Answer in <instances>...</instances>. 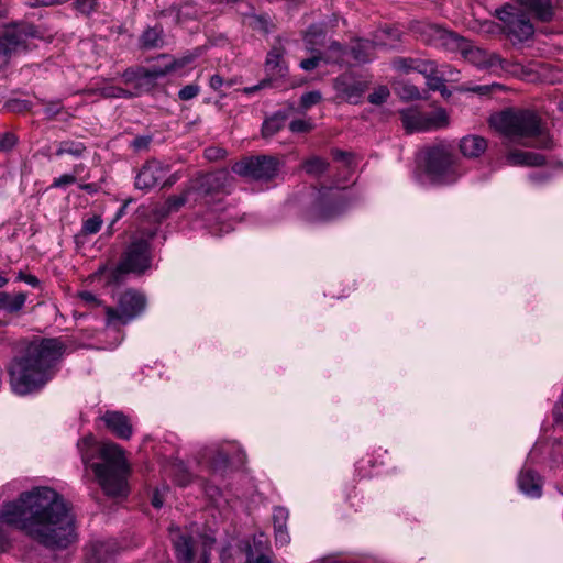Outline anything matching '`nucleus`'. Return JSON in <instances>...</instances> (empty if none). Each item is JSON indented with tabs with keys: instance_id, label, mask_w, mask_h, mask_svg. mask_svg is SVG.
Listing matches in <instances>:
<instances>
[{
	"instance_id": "1",
	"label": "nucleus",
	"mask_w": 563,
	"mask_h": 563,
	"mask_svg": "<svg viewBox=\"0 0 563 563\" xmlns=\"http://www.w3.org/2000/svg\"><path fill=\"white\" fill-rule=\"evenodd\" d=\"M18 482L0 486V553L13 545L11 529L48 550H66L78 541L70 504L55 488L33 486L18 494Z\"/></svg>"
},
{
	"instance_id": "2",
	"label": "nucleus",
	"mask_w": 563,
	"mask_h": 563,
	"mask_svg": "<svg viewBox=\"0 0 563 563\" xmlns=\"http://www.w3.org/2000/svg\"><path fill=\"white\" fill-rule=\"evenodd\" d=\"M66 351L59 339H38L30 342L24 353L10 367L12 390L20 396L37 393L55 376Z\"/></svg>"
},
{
	"instance_id": "3",
	"label": "nucleus",
	"mask_w": 563,
	"mask_h": 563,
	"mask_svg": "<svg viewBox=\"0 0 563 563\" xmlns=\"http://www.w3.org/2000/svg\"><path fill=\"white\" fill-rule=\"evenodd\" d=\"M81 461L86 468H91L108 496H124L128 492V465L121 448L112 442L101 446L88 434L77 442Z\"/></svg>"
},
{
	"instance_id": "4",
	"label": "nucleus",
	"mask_w": 563,
	"mask_h": 563,
	"mask_svg": "<svg viewBox=\"0 0 563 563\" xmlns=\"http://www.w3.org/2000/svg\"><path fill=\"white\" fill-rule=\"evenodd\" d=\"M154 232L142 233L133 236L130 245L124 252L120 263L115 266H101L95 272L90 279L103 283L104 286L118 285L124 280L129 273L141 274L151 266L150 241Z\"/></svg>"
},
{
	"instance_id": "5",
	"label": "nucleus",
	"mask_w": 563,
	"mask_h": 563,
	"mask_svg": "<svg viewBox=\"0 0 563 563\" xmlns=\"http://www.w3.org/2000/svg\"><path fill=\"white\" fill-rule=\"evenodd\" d=\"M421 161L423 174L432 184L450 185L465 174L451 145L445 143L427 147L421 154Z\"/></svg>"
},
{
	"instance_id": "6",
	"label": "nucleus",
	"mask_w": 563,
	"mask_h": 563,
	"mask_svg": "<svg viewBox=\"0 0 563 563\" xmlns=\"http://www.w3.org/2000/svg\"><path fill=\"white\" fill-rule=\"evenodd\" d=\"M499 129L508 136L530 139L531 146L548 148L551 146V139L545 133L540 119L531 111L507 110L499 114Z\"/></svg>"
},
{
	"instance_id": "7",
	"label": "nucleus",
	"mask_w": 563,
	"mask_h": 563,
	"mask_svg": "<svg viewBox=\"0 0 563 563\" xmlns=\"http://www.w3.org/2000/svg\"><path fill=\"white\" fill-rule=\"evenodd\" d=\"M423 29L426 34L423 40L429 44L444 45L451 49L457 48L461 51L465 60L479 69L487 68L492 65V55L487 51L471 45L463 37L437 25H424Z\"/></svg>"
},
{
	"instance_id": "8",
	"label": "nucleus",
	"mask_w": 563,
	"mask_h": 563,
	"mask_svg": "<svg viewBox=\"0 0 563 563\" xmlns=\"http://www.w3.org/2000/svg\"><path fill=\"white\" fill-rule=\"evenodd\" d=\"M145 306L146 299L142 294L133 289L121 292L114 307H106V327L119 329L129 324L142 314Z\"/></svg>"
},
{
	"instance_id": "9",
	"label": "nucleus",
	"mask_w": 563,
	"mask_h": 563,
	"mask_svg": "<svg viewBox=\"0 0 563 563\" xmlns=\"http://www.w3.org/2000/svg\"><path fill=\"white\" fill-rule=\"evenodd\" d=\"M400 119L408 133L428 132L446 128L449 114L443 108H437L431 112H424L416 107L400 110Z\"/></svg>"
},
{
	"instance_id": "10",
	"label": "nucleus",
	"mask_w": 563,
	"mask_h": 563,
	"mask_svg": "<svg viewBox=\"0 0 563 563\" xmlns=\"http://www.w3.org/2000/svg\"><path fill=\"white\" fill-rule=\"evenodd\" d=\"M34 37L31 26L13 25L5 27L0 35V67L5 65L9 58L29 48V41Z\"/></svg>"
},
{
	"instance_id": "11",
	"label": "nucleus",
	"mask_w": 563,
	"mask_h": 563,
	"mask_svg": "<svg viewBox=\"0 0 563 563\" xmlns=\"http://www.w3.org/2000/svg\"><path fill=\"white\" fill-rule=\"evenodd\" d=\"M167 173L168 166L162 162L156 159L147 161L135 176V187L143 191H150L159 185L169 187L179 179V175L175 173L163 181Z\"/></svg>"
},
{
	"instance_id": "12",
	"label": "nucleus",
	"mask_w": 563,
	"mask_h": 563,
	"mask_svg": "<svg viewBox=\"0 0 563 563\" xmlns=\"http://www.w3.org/2000/svg\"><path fill=\"white\" fill-rule=\"evenodd\" d=\"M232 170L254 180H269L278 173V162L274 157H250L235 163Z\"/></svg>"
},
{
	"instance_id": "13",
	"label": "nucleus",
	"mask_w": 563,
	"mask_h": 563,
	"mask_svg": "<svg viewBox=\"0 0 563 563\" xmlns=\"http://www.w3.org/2000/svg\"><path fill=\"white\" fill-rule=\"evenodd\" d=\"M230 173L225 169L217 170L195 178L190 183V187L195 194L194 200H203L209 205V197L225 191L230 185Z\"/></svg>"
},
{
	"instance_id": "14",
	"label": "nucleus",
	"mask_w": 563,
	"mask_h": 563,
	"mask_svg": "<svg viewBox=\"0 0 563 563\" xmlns=\"http://www.w3.org/2000/svg\"><path fill=\"white\" fill-rule=\"evenodd\" d=\"M336 97L352 104L362 101L364 92L368 88V82L354 74H343L334 80Z\"/></svg>"
},
{
	"instance_id": "15",
	"label": "nucleus",
	"mask_w": 563,
	"mask_h": 563,
	"mask_svg": "<svg viewBox=\"0 0 563 563\" xmlns=\"http://www.w3.org/2000/svg\"><path fill=\"white\" fill-rule=\"evenodd\" d=\"M495 14L506 23L509 35L519 42L527 41L533 35L534 27L523 13L518 11L510 12L505 8L500 11H496Z\"/></svg>"
},
{
	"instance_id": "16",
	"label": "nucleus",
	"mask_w": 563,
	"mask_h": 563,
	"mask_svg": "<svg viewBox=\"0 0 563 563\" xmlns=\"http://www.w3.org/2000/svg\"><path fill=\"white\" fill-rule=\"evenodd\" d=\"M119 544L115 539H93L85 547L87 563H108L119 553Z\"/></svg>"
},
{
	"instance_id": "17",
	"label": "nucleus",
	"mask_w": 563,
	"mask_h": 563,
	"mask_svg": "<svg viewBox=\"0 0 563 563\" xmlns=\"http://www.w3.org/2000/svg\"><path fill=\"white\" fill-rule=\"evenodd\" d=\"M169 537L179 563H191L194 536L187 529L181 530L179 527H170Z\"/></svg>"
},
{
	"instance_id": "18",
	"label": "nucleus",
	"mask_w": 563,
	"mask_h": 563,
	"mask_svg": "<svg viewBox=\"0 0 563 563\" xmlns=\"http://www.w3.org/2000/svg\"><path fill=\"white\" fill-rule=\"evenodd\" d=\"M323 37H324V33H323L322 27H320L318 25H312L308 29V31L305 35V42H306L307 49L310 51L311 53L317 52V54H313L310 58L301 60L300 67L303 70H307V71L313 70L316 67H318L320 62H322V60L324 62V56L313 47L314 44L321 43Z\"/></svg>"
},
{
	"instance_id": "19",
	"label": "nucleus",
	"mask_w": 563,
	"mask_h": 563,
	"mask_svg": "<svg viewBox=\"0 0 563 563\" xmlns=\"http://www.w3.org/2000/svg\"><path fill=\"white\" fill-rule=\"evenodd\" d=\"M107 428L118 438L128 440L132 435V426L126 416L119 411H107L102 416Z\"/></svg>"
},
{
	"instance_id": "20",
	"label": "nucleus",
	"mask_w": 563,
	"mask_h": 563,
	"mask_svg": "<svg viewBox=\"0 0 563 563\" xmlns=\"http://www.w3.org/2000/svg\"><path fill=\"white\" fill-rule=\"evenodd\" d=\"M387 33L383 31L380 35H376V41L357 40L351 47V54L357 63L369 62L374 56L377 46H387L388 44L382 38Z\"/></svg>"
},
{
	"instance_id": "21",
	"label": "nucleus",
	"mask_w": 563,
	"mask_h": 563,
	"mask_svg": "<svg viewBox=\"0 0 563 563\" xmlns=\"http://www.w3.org/2000/svg\"><path fill=\"white\" fill-rule=\"evenodd\" d=\"M519 489L531 498H538L542 494V481L531 468L523 467L518 476Z\"/></svg>"
},
{
	"instance_id": "22",
	"label": "nucleus",
	"mask_w": 563,
	"mask_h": 563,
	"mask_svg": "<svg viewBox=\"0 0 563 563\" xmlns=\"http://www.w3.org/2000/svg\"><path fill=\"white\" fill-rule=\"evenodd\" d=\"M520 5L532 13L538 20L549 22L553 18L551 0H518Z\"/></svg>"
},
{
	"instance_id": "23",
	"label": "nucleus",
	"mask_w": 563,
	"mask_h": 563,
	"mask_svg": "<svg viewBox=\"0 0 563 563\" xmlns=\"http://www.w3.org/2000/svg\"><path fill=\"white\" fill-rule=\"evenodd\" d=\"M460 152L464 157L475 158L487 148V141L478 135H466L460 140Z\"/></svg>"
},
{
	"instance_id": "24",
	"label": "nucleus",
	"mask_w": 563,
	"mask_h": 563,
	"mask_svg": "<svg viewBox=\"0 0 563 563\" xmlns=\"http://www.w3.org/2000/svg\"><path fill=\"white\" fill-rule=\"evenodd\" d=\"M26 295L24 292L0 291V312L16 313L24 307Z\"/></svg>"
},
{
	"instance_id": "25",
	"label": "nucleus",
	"mask_w": 563,
	"mask_h": 563,
	"mask_svg": "<svg viewBox=\"0 0 563 563\" xmlns=\"http://www.w3.org/2000/svg\"><path fill=\"white\" fill-rule=\"evenodd\" d=\"M393 67L396 70L402 73H430L432 69V60H420V59H411V58H396L393 60Z\"/></svg>"
},
{
	"instance_id": "26",
	"label": "nucleus",
	"mask_w": 563,
	"mask_h": 563,
	"mask_svg": "<svg viewBox=\"0 0 563 563\" xmlns=\"http://www.w3.org/2000/svg\"><path fill=\"white\" fill-rule=\"evenodd\" d=\"M506 159L510 165L540 166L544 163L543 155L522 151L509 153Z\"/></svg>"
},
{
	"instance_id": "27",
	"label": "nucleus",
	"mask_w": 563,
	"mask_h": 563,
	"mask_svg": "<svg viewBox=\"0 0 563 563\" xmlns=\"http://www.w3.org/2000/svg\"><path fill=\"white\" fill-rule=\"evenodd\" d=\"M267 75L272 77H282L286 73V67L283 64V52L280 48H273L268 54L265 63Z\"/></svg>"
},
{
	"instance_id": "28",
	"label": "nucleus",
	"mask_w": 563,
	"mask_h": 563,
	"mask_svg": "<svg viewBox=\"0 0 563 563\" xmlns=\"http://www.w3.org/2000/svg\"><path fill=\"white\" fill-rule=\"evenodd\" d=\"M449 66H442L441 69L432 62V69L428 73H421L427 78V85L431 90H442L444 86V77L453 74Z\"/></svg>"
},
{
	"instance_id": "29",
	"label": "nucleus",
	"mask_w": 563,
	"mask_h": 563,
	"mask_svg": "<svg viewBox=\"0 0 563 563\" xmlns=\"http://www.w3.org/2000/svg\"><path fill=\"white\" fill-rule=\"evenodd\" d=\"M286 122V115L282 112H276L267 118L262 125L263 137H272L280 131Z\"/></svg>"
},
{
	"instance_id": "30",
	"label": "nucleus",
	"mask_w": 563,
	"mask_h": 563,
	"mask_svg": "<svg viewBox=\"0 0 563 563\" xmlns=\"http://www.w3.org/2000/svg\"><path fill=\"white\" fill-rule=\"evenodd\" d=\"M86 151V146L82 142L66 140L57 144L56 155H70L73 157H80Z\"/></svg>"
},
{
	"instance_id": "31",
	"label": "nucleus",
	"mask_w": 563,
	"mask_h": 563,
	"mask_svg": "<svg viewBox=\"0 0 563 563\" xmlns=\"http://www.w3.org/2000/svg\"><path fill=\"white\" fill-rule=\"evenodd\" d=\"M191 196H195L191 187L189 186L183 194L178 196H170L165 205L167 212H175L179 210L185 203H187Z\"/></svg>"
},
{
	"instance_id": "32",
	"label": "nucleus",
	"mask_w": 563,
	"mask_h": 563,
	"mask_svg": "<svg viewBox=\"0 0 563 563\" xmlns=\"http://www.w3.org/2000/svg\"><path fill=\"white\" fill-rule=\"evenodd\" d=\"M194 59L192 56H185L183 57L180 60H174L173 63L166 65L164 68H159V67H153L150 71H148V77L151 78H159V77H163L165 76L166 74L175 70L176 68L180 67V66H184L188 63H190L191 60Z\"/></svg>"
},
{
	"instance_id": "33",
	"label": "nucleus",
	"mask_w": 563,
	"mask_h": 563,
	"mask_svg": "<svg viewBox=\"0 0 563 563\" xmlns=\"http://www.w3.org/2000/svg\"><path fill=\"white\" fill-rule=\"evenodd\" d=\"M169 472L179 486H187L191 482V475L183 462L174 463Z\"/></svg>"
},
{
	"instance_id": "34",
	"label": "nucleus",
	"mask_w": 563,
	"mask_h": 563,
	"mask_svg": "<svg viewBox=\"0 0 563 563\" xmlns=\"http://www.w3.org/2000/svg\"><path fill=\"white\" fill-rule=\"evenodd\" d=\"M325 64H342L344 63L345 49L338 42H332L327 52L322 54Z\"/></svg>"
},
{
	"instance_id": "35",
	"label": "nucleus",
	"mask_w": 563,
	"mask_h": 563,
	"mask_svg": "<svg viewBox=\"0 0 563 563\" xmlns=\"http://www.w3.org/2000/svg\"><path fill=\"white\" fill-rule=\"evenodd\" d=\"M141 43L145 48L159 46L162 43V30L157 27L147 29L141 36Z\"/></svg>"
},
{
	"instance_id": "36",
	"label": "nucleus",
	"mask_w": 563,
	"mask_h": 563,
	"mask_svg": "<svg viewBox=\"0 0 563 563\" xmlns=\"http://www.w3.org/2000/svg\"><path fill=\"white\" fill-rule=\"evenodd\" d=\"M99 91L103 98H133L135 96V93L113 85L104 86Z\"/></svg>"
},
{
	"instance_id": "37",
	"label": "nucleus",
	"mask_w": 563,
	"mask_h": 563,
	"mask_svg": "<svg viewBox=\"0 0 563 563\" xmlns=\"http://www.w3.org/2000/svg\"><path fill=\"white\" fill-rule=\"evenodd\" d=\"M303 169L310 175H320L327 169V163L320 157H311L303 163Z\"/></svg>"
},
{
	"instance_id": "38",
	"label": "nucleus",
	"mask_w": 563,
	"mask_h": 563,
	"mask_svg": "<svg viewBox=\"0 0 563 563\" xmlns=\"http://www.w3.org/2000/svg\"><path fill=\"white\" fill-rule=\"evenodd\" d=\"M288 517H289L288 509H286L284 507H280V506L279 507H275L274 510H273L274 530L282 529V528H287Z\"/></svg>"
},
{
	"instance_id": "39",
	"label": "nucleus",
	"mask_w": 563,
	"mask_h": 563,
	"mask_svg": "<svg viewBox=\"0 0 563 563\" xmlns=\"http://www.w3.org/2000/svg\"><path fill=\"white\" fill-rule=\"evenodd\" d=\"M322 100V95L318 90L306 92L300 98V106L302 109L307 110L312 106L319 103Z\"/></svg>"
},
{
	"instance_id": "40",
	"label": "nucleus",
	"mask_w": 563,
	"mask_h": 563,
	"mask_svg": "<svg viewBox=\"0 0 563 563\" xmlns=\"http://www.w3.org/2000/svg\"><path fill=\"white\" fill-rule=\"evenodd\" d=\"M389 95H390L389 89L386 86H379L368 96V101L372 104L379 106V104H383L384 102H386Z\"/></svg>"
},
{
	"instance_id": "41",
	"label": "nucleus",
	"mask_w": 563,
	"mask_h": 563,
	"mask_svg": "<svg viewBox=\"0 0 563 563\" xmlns=\"http://www.w3.org/2000/svg\"><path fill=\"white\" fill-rule=\"evenodd\" d=\"M101 225H102L101 217L93 216L84 222L82 232L85 234H95L101 229Z\"/></svg>"
},
{
	"instance_id": "42",
	"label": "nucleus",
	"mask_w": 563,
	"mask_h": 563,
	"mask_svg": "<svg viewBox=\"0 0 563 563\" xmlns=\"http://www.w3.org/2000/svg\"><path fill=\"white\" fill-rule=\"evenodd\" d=\"M200 91V87L196 84H190L185 87H183L179 92L178 97L180 100L187 101L194 99Z\"/></svg>"
},
{
	"instance_id": "43",
	"label": "nucleus",
	"mask_w": 563,
	"mask_h": 563,
	"mask_svg": "<svg viewBox=\"0 0 563 563\" xmlns=\"http://www.w3.org/2000/svg\"><path fill=\"white\" fill-rule=\"evenodd\" d=\"M76 183V176L74 174H64L55 178L51 185L52 188H64L68 185Z\"/></svg>"
},
{
	"instance_id": "44",
	"label": "nucleus",
	"mask_w": 563,
	"mask_h": 563,
	"mask_svg": "<svg viewBox=\"0 0 563 563\" xmlns=\"http://www.w3.org/2000/svg\"><path fill=\"white\" fill-rule=\"evenodd\" d=\"M289 128L295 133H302L310 131L313 128V125L310 121L297 119L291 121Z\"/></svg>"
},
{
	"instance_id": "45",
	"label": "nucleus",
	"mask_w": 563,
	"mask_h": 563,
	"mask_svg": "<svg viewBox=\"0 0 563 563\" xmlns=\"http://www.w3.org/2000/svg\"><path fill=\"white\" fill-rule=\"evenodd\" d=\"M97 4V0H76L75 8L82 14H90Z\"/></svg>"
},
{
	"instance_id": "46",
	"label": "nucleus",
	"mask_w": 563,
	"mask_h": 563,
	"mask_svg": "<svg viewBox=\"0 0 563 563\" xmlns=\"http://www.w3.org/2000/svg\"><path fill=\"white\" fill-rule=\"evenodd\" d=\"M151 142L152 137L150 135H141L132 141L131 146L134 148V151H144L148 148Z\"/></svg>"
},
{
	"instance_id": "47",
	"label": "nucleus",
	"mask_w": 563,
	"mask_h": 563,
	"mask_svg": "<svg viewBox=\"0 0 563 563\" xmlns=\"http://www.w3.org/2000/svg\"><path fill=\"white\" fill-rule=\"evenodd\" d=\"M274 532L276 545L284 547L290 542V536L287 528L276 529Z\"/></svg>"
},
{
	"instance_id": "48",
	"label": "nucleus",
	"mask_w": 563,
	"mask_h": 563,
	"mask_svg": "<svg viewBox=\"0 0 563 563\" xmlns=\"http://www.w3.org/2000/svg\"><path fill=\"white\" fill-rule=\"evenodd\" d=\"M399 95L401 98L405 99H419L420 98V91L417 87L411 85H405L399 91Z\"/></svg>"
},
{
	"instance_id": "49",
	"label": "nucleus",
	"mask_w": 563,
	"mask_h": 563,
	"mask_svg": "<svg viewBox=\"0 0 563 563\" xmlns=\"http://www.w3.org/2000/svg\"><path fill=\"white\" fill-rule=\"evenodd\" d=\"M78 298H80L88 307L99 306V299L90 291L84 290L78 292Z\"/></svg>"
},
{
	"instance_id": "50",
	"label": "nucleus",
	"mask_w": 563,
	"mask_h": 563,
	"mask_svg": "<svg viewBox=\"0 0 563 563\" xmlns=\"http://www.w3.org/2000/svg\"><path fill=\"white\" fill-rule=\"evenodd\" d=\"M16 143V137L12 133L0 134V148L9 150Z\"/></svg>"
},
{
	"instance_id": "51",
	"label": "nucleus",
	"mask_w": 563,
	"mask_h": 563,
	"mask_svg": "<svg viewBox=\"0 0 563 563\" xmlns=\"http://www.w3.org/2000/svg\"><path fill=\"white\" fill-rule=\"evenodd\" d=\"M64 3V0H29L27 4L32 8L51 7Z\"/></svg>"
},
{
	"instance_id": "52",
	"label": "nucleus",
	"mask_w": 563,
	"mask_h": 563,
	"mask_svg": "<svg viewBox=\"0 0 563 563\" xmlns=\"http://www.w3.org/2000/svg\"><path fill=\"white\" fill-rule=\"evenodd\" d=\"M490 89H492V86H489V85L466 86V87L461 88L462 91L474 92V93H478V95H487L490 92Z\"/></svg>"
},
{
	"instance_id": "53",
	"label": "nucleus",
	"mask_w": 563,
	"mask_h": 563,
	"mask_svg": "<svg viewBox=\"0 0 563 563\" xmlns=\"http://www.w3.org/2000/svg\"><path fill=\"white\" fill-rule=\"evenodd\" d=\"M168 490L167 487H163L162 489H157L152 498V505L155 508H161L164 504V494Z\"/></svg>"
},
{
	"instance_id": "54",
	"label": "nucleus",
	"mask_w": 563,
	"mask_h": 563,
	"mask_svg": "<svg viewBox=\"0 0 563 563\" xmlns=\"http://www.w3.org/2000/svg\"><path fill=\"white\" fill-rule=\"evenodd\" d=\"M205 492L207 494V496L213 500V503L219 506V500H218V497L221 495V492L220 489L217 487V486H212V485H207L205 487Z\"/></svg>"
},
{
	"instance_id": "55",
	"label": "nucleus",
	"mask_w": 563,
	"mask_h": 563,
	"mask_svg": "<svg viewBox=\"0 0 563 563\" xmlns=\"http://www.w3.org/2000/svg\"><path fill=\"white\" fill-rule=\"evenodd\" d=\"M60 104L59 103H52L45 107L44 113L48 119H53L60 112Z\"/></svg>"
},
{
	"instance_id": "56",
	"label": "nucleus",
	"mask_w": 563,
	"mask_h": 563,
	"mask_svg": "<svg viewBox=\"0 0 563 563\" xmlns=\"http://www.w3.org/2000/svg\"><path fill=\"white\" fill-rule=\"evenodd\" d=\"M338 213H339V211L336 210V208H333V209H331L329 211L320 210L319 213L317 214V219L321 220V221L331 220Z\"/></svg>"
},
{
	"instance_id": "57",
	"label": "nucleus",
	"mask_w": 563,
	"mask_h": 563,
	"mask_svg": "<svg viewBox=\"0 0 563 563\" xmlns=\"http://www.w3.org/2000/svg\"><path fill=\"white\" fill-rule=\"evenodd\" d=\"M224 84L223 78L220 75H213L210 78L209 85L213 90H219Z\"/></svg>"
},
{
	"instance_id": "58",
	"label": "nucleus",
	"mask_w": 563,
	"mask_h": 563,
	"mask_svg": "<svg viewBox=\"0 0 563 563\" xmlns=\"http://www.w3.org/2000/svg\"><path fill=\"white\" fill-rule=\"evenodd\" d=\"M268 85H269V80L264 79L258 85L251 86V87H245L244 88V92L246 95H252V93L256 92L257 90L267 87Z\"/></svg>"
},
{
	"instance_id": "59",
	"label": "nucleus",
	"mask_w": 563,
	"mask_h": 563,
	"mask_svg": "<svg viewBox=\"0 0 563 563\" xmlns=\"http://www.w3.org/2000/svg\"><path fill=\"white\" fill-rule=\"evenodd\" d=\"M18 278L33 287L38 285V279L33 275H24L22 272H20Z\"/></svg>"
},
{
	"instance_id": "60",
	"label": "nucleus",
	"mask_w": 563,
	"mask_h": 563,
	"mask_svg": "<svg viewBox=\"0 0 563 563\" xmlns=\"http://www.w3.org/2000/svg\"><path fill=\"white\" fill-rule=\"evenodd\" d=\"M245 563H272V561L265 555H258L257 558H253L252 554L250 553L247 555Z\"/></svg>"
},
{
	"instance_id": "61",
	"label": "nucleus",
	"mask_w": 563,
	"mask_h": 563,
	"mask_svg": "<svg viewBox=\"0 0 563 563\" xmlns=\"http://www.w3.org/2000/svg\"><path fill=\"white\" fill-rule=\"evenodd\" d=\"M214 542V539L212 538H206L203 540V553H202V559H203V562L206 563L207 559H208V551L210 550L211 545L213 544Z\"/></svg>"
},
{
	"instance_id": "62",
	"label": "nucleus",
	"mask_w": 563,
	"mask_h": 563,
	"mask_svg": "<svg viewBox=\"0 0 563 563\" xmlns=\"http://www.w3.org/2000/svg\"><path fill=\"white\" fill-rule=\"evenodd\" d=\"M555 415L558 416V419L563 420V391L556 405Z\"/></svg>"
},
{
	"instance_id": "63",
	"label": "nucleus",
	"mask_w": 563,
	"mask_h": 563,
	"mask_svg": "<svg viewBox=\"0 0 563 563\" xmlns=\"http://www.w3.org/2000/svg\"><path fill=\"white\" fill-rule=\"evenodd\" d=\"M80 188L82 190L88 191V192H95L96 191V186L93 184H85V185H81Z\"/></svg>"
},
{
	"instance_id": "64",
	"label": "nucleus",
	"mask_w": 563,
	"mask_h": 563,
	"mask_svg": "<svg viewBox=\"0 0 563 563\" xmlns=\"http://www.w3.org/2000/svg\"><path fill=\"white\" fill-rule=\"evenodd\" d=\"M82 169H84V166L81 164L75 165L74 175L77 176Z\"/></svg>"
}]
</instances>
